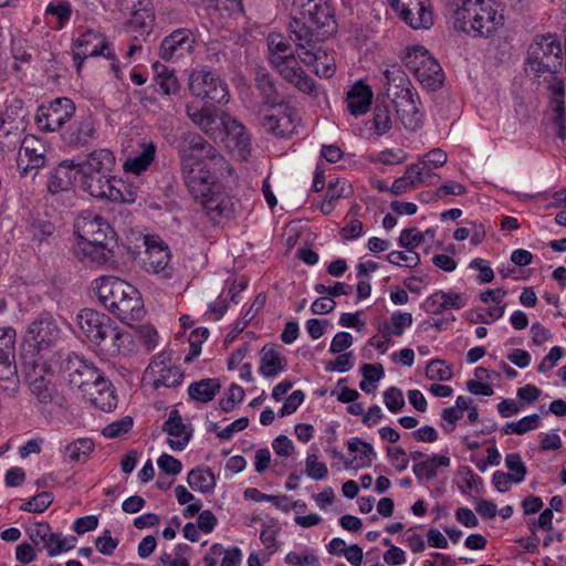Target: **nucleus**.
<instances>
[{
  "label": "nucleus",
  "mask_w": 566,
  "mask_h": 566,
  "mask_svg": "<svg viewBox=\"0 0 566 566\" xmlns=\"http://www.w3.org/2000/svg\"><path fill=\"white\" fill-rule=\"evenodd\" d=\"M526 65L535 74H548L547 91L549 93V108L553 123L557 127V136L562 139L566 136L565 115V85L556 73L563 66L562 45L556 34L547 33L536 35L527 50Z\"/></svg>",
  "instance_id": "nucleus-1"
},
{
  "label": "nucleus",
  "mask_w": 566,
  "mask_h": 566,
  "mask_svg": "<svg viewBox=\"0 0 566 566\" xmlns=\"http://www.w3.org/2000/svg\"><path fill=\"white\" fill-rule=\"evenodd\" d=\"M77 325L87 340L105 357H115L132 345L129 333L105 313L93 308H83L76 316Z\"/></svg>",
  "instance_id": "nucleus-2"
},
{
  "label": "nucleus",
  "mask_w": 566,
  "mask_h": 566,
  "mask_svg": "<svg viewBox=\"0 0 566 566\" xmlns=\"http://www.w3.org/2000/svg\"><path fill=\"white\" fill-rule=\"evenodd\" d=\"M99 303L123 322L139 321L145 315L139 291L130 283L113 275L93 282Z\"/></svg>",
  "instance_id": "nucleus-3"
},
{
  "label": "nucleus",
  "mask_w": 566,
  "mask_h": 566,
  "mask_svg": "<svg viewBox=\"0 0 566 566\" xmlns=\"http://www.w3.org/2000/svg\"><path fill=\"white\" fill-rule=\"evenodd\" d=\"M452 18L454 30L472 36H489L504 20L501 3L496 0H461Z\"/></svg>",
  "instance_id": "nucleus-4"
},
{
  "label": "nucleus",
  "mask_w": 566,
  "mask_h": 566,
  "mask_svg": "<svg viewBox=\"0 0 566 566\" xmlns=\"http://www.w3.org/2000/svg\"><path fill=\"white\" fill-rule=\"evenodd\" d=\"M386 95L396 107V113L407 129L420 127L418 108L419 96L406 72L398 64H392L382 72Z\"/></svg>",
  "instance_id": "nucleus-5"
},
{
  "label": "nucleus",
  "mask_w": 566,
  "mask_h": 566,
  "mask_svg": "<svg viewBox=\"0 0 566 566\" xmlns=\"http://www.w3.org/2000/svg\"><path fill=\"white\" fill-rule=\"evenodd\" d=\"M22 360L30 390L41 406V411L43 412L49 405L64 409L66 399L52 384L51 366L41 358L28 357V354H22Z\"/></svg>",
  "instance_id": "nucleus-6"
},
{
  "label": "nucleus",
  "mask_w": 566,
  "mask_h": 566,
  "mask_svg": "<svg viewBox=\"0 0 566 566\" xmlns=\"http://www.w3.org/2000/svg\"><path fill=\"white\" fill-rule=\"evenodd\" d=\"M61 370L69 385L81 390L83 395L94 396V387H101L103 390L111 385V380L105 377L104 373L75 353L69 354L63 359Z\"/></svg>",
  "instance_id": "nucleus-7"
},
{
  "label": "nucleus",
  "mask_w": 566,
  "mask_h": 566,
  "mask_svg": "<svg viewBox=\"0 0 566 566\" xmlns=\"http://www.w3.org/2000/svg\"><path fill=\"white\" fill-rule=\"evenodd\" d=\"M62 329L50 313H41L28 326L24 342L29 350L28 357L41 358V354L51 350L60 342Z\"/></svg>",
  "instance_id": "nucleus-8"
},
{
  "label": "nucleus",
  "mask_w": 566,
  "mask_h": 566,
  "mask_svg": "<svg viewBox=\"0 0 566 566\" xmlns=\"http://www.w3.org/2000/svg\"><path fill=\"white\" fill-rule=\"evenodd\" d=\"M402 61L426 88L437 91L442 86L444 80L442 67L426 48L421 45L408 48Z\"/></svg>",
  "instance_id": "nucleus-9"
},
{
  "label": "nucleus",
  "mask_w": 566,
  "mask_h": 566,
  "mask_svg": "<svg viewBox=\"0 0 566 566\" xmlns=\"http://www.w3.org/2000/svg\"><path fill=\"white\" fill-rule=\"evenodd\" d=\"M189 92L207 104H226L230 99L228 84L207 69L193 70L189 76Z\"/></svg>",
  "instance_id": "nucleus-10"
},
{
  "label": "nucleus",
  "mask_w": 566,
  "mask_h": 566,
  "mask_svg": "<svg viewBox=\"0 0 566 566\" xmlns=\"http://www.w3.org/2000/svg\"><path fill=\"white\" fill-rule=\"evenodd\" d=\"M74 233L78 242L102 243L115 241V231L107 220L92 210H83L74 220Z\"/></svg>",
  "instance_id": "nucleus-11"
},
{
  "label": "nucleus",
  "mask_w": 566,
  "mask_h": 566,
  "mask_svg": "<svg viewBox=\"0 0 566 566\" xmlns=\"http://www.w3.org/2000/svg\"><path fill=\"white\" fill-rule=\"evenodd\" d=\"M177 150L180 166L206 163V159L211 161L223 159L218 150L196 132L182 133L177 144Z\"/></svg>",
  "instance_id": "nucleus-12"
},
{
  "label": "nucleus",
  "mask_w": 566,
  "mask_h": 566,
  "mask_svg": "<svg viewBox=\"0 0 566 566\" xmlns=\"http://www.w3.org/2000/svg\"><path fill=\"white\" fill-rule=\"evenodd\" d=\"M75 113V104L67 97H57L41 105L35 115V124L41 132H57Z\"/></svg>",
  "instance_id": "nucleus-13"
},
{
  "label": "nucleus",
  "mask_w": 566,
  "mask_h": 566,
  "mask_svg": "<svg viewBox=\"0 0 566 566\" xmlns=\"http://www.w3.org/2000/svg\"><path fill=\"white\" fill-rule=\"evenodd\" d=\"M195 48L193 32L188 28H178L161 40L158 55L166 62H176L192 54Z\"/></svg>",
  "instance_id": "nucleus-14"
},
{
  "label": "nucleus",
  "mask_w": 566,
  "mask_h": 566,
  "mask_svg": "<svg viewBox=\"0 0 566 566\" xmlns=\"http://www.w3.org/2000/svg\"><path fill=\"white\" fill-rule=\"evenodd\" d=\"M391 7L415 30L429 29L433 24L430 0H395Z\"/></svg>",
  "instance_id": "nucleus-15"
},
{
  "label": "nucleus",
  "mask_w": 566,
  "mask_h": 566,
  "mask_svg": "<svg viewBox=\"0 0 566 566\" xmlns=\"http://www.w3.org/2000/svg\"><path fill=\"white\" fill-rule=\"evenodd\" d=\"M180 167L185 185L195 200L208 196L214 185L221 184L216 180L206 163Z\"/></svg>",
  "instance_id": "nucleus-16"
},
{
  "label": "nucleus",
  "mask_w": 566,
  "mask_h": 566,
  "mask_svg": "<svg viewBox=\"0 0 566 566\" xmlns=\"http://www.w3.org/2000/svg\"><path fill=\"white\" fill-rule=\"evenodd\" d=\"M186 114L205 134L212 138H222L223 117H226L227 114L219 112V109L211 104L202 107L188 104L186 106Z\"/></svg>",
  "instance_id": "nucleus-17"
},
{
  "label": "nucleus",
  "mask_w": 566,
  "mask_h": 566,
  "mask_svg": "<svg viewBox=\"0 0 566 566\" xmlns=\"http://www.w3.org/2000/svg\"><path fill=\"white\" fill-rule=\"evenodd\" d=\"M146 373L151 376L155 389H158L159 387H178L184 380L182 369L178 366L171 365L170 357L165 353L157 355L151 360Z\"/></svg>",
  "instance_id": "nucleus-18"
},
{
  "label": "nucleus",
  "mask_w": 566,
  "mask_h": 566,
  "mask_svg": "<svg viewBox=\"0 0 566 566\" xmlns=\"http://www.w3.org/2000/svg\"><path fill=\"white\" fill-rule=\"evenodd\" d=\"M198 201L201 202L206 214L213 223L233 217L234 203L222 184L214 185L208 196L200 198Z\"/></svg>",
  "instance_id": "nucleus-19"
},
{
  "label": "nucleus",
  "mask_w": 566,
  "mask_h": 566,
  "mask_svg": "<svg viewBox=\"0 0 566 566\" xmlns=\"http://www.w3.org/2000/svg\"><path fill=\"white\" fill-rule=\"evenodd\" d=\"M145 258L143 260L147 272L160 274L163 277L171 276L170 251L167 244L156 238L146 237Z\"/></svg>",
  "instance_id": "nucleus-20"
},
{
  "label": "nucleus",
  "mask_w": 566,
  "mask_h": 566,
  "mask_svg": "<svg viewBox=\"0 0 566 566\" xmlns=\"http://www.w3.org/2000/svg\"><path fill=\"white\" fill-rule=\"evenodd\" d=\"M254 85L262 98V104L259 108V114L262 113L264 107H279L289 109V104L284 102L283 97L279 92L276 80L273 77V75L270 74V72L266 69L258 67L255 70Z\"/></svg>",
  "instance_id": "nucleus-21"
},
{
  "label": "nucleus",
  "mask_w": 566,
  "mask_h": 566,
  "mask_svg": "<svg viewBox=\"0 0 566 566\" xmlns=\"http://www.w3.org/2000/svg\"><path fill=\"white\" fill-rule=\"evenodd\" d=\"M275 60L272 67L276 70L286 82L305 94H311L315 91V81L304 72L295 56L284 61Z\"/></svg>",
  "instance_id": "nucleus-22"
},
{
  "label": "nucleus",
  "mask_w": 566,
  "mask_h": 566,
  "mask_svg": "<svg viewBox=\"0 0 566 566\" xmlns=\"http://www.w3.org/2000/svg\"><path fill=\"white\" fill-rule=\"evenodd\" d=\"M290 38L295 42L298 49L305 50V54H312L316 42L325 40L327 36L319 35L316 28L307 21L306 18L294 15L289 25Z\"/></svg>",
  "instance_id": "nucleus-23"
},
{
  "label": "nucleus",
  "mask_w": 566,
  "mask_h": 566,
  "mask_svg": "<svg viewBox=\"0 0 566 566\" xmlns=\"http://www.w3.org/2000/svg\"><path fill=\"white\" fill-rule=\"evenodd\" d=\"M96 127L92 115L81 116L62 134V139L70 147H83L95 138Z\"/></svg>",
  "instance_id": "nucleus-24"
},
{
  "label": "nucleus",
  "mask_w": 566,
  "mask_h": 566,
  "mask_svg": "<svg viewBox=\"0 0 566 566\" xmlns=\"http://www.w3.org/2000/svg\"><path fill=\"white\" fill-rule=\"evenodd\" d=\"M314 7L304 18L316 28L319 35H333L337 30V22L328 0H316Z\"/></svg>",
  "instance_id": "nucleus-25"
},
{
  "label": "nucleus",
  "mask_w": 566,
  "mask_h": 566,
  "mask_svg": "<svg viewBox=\"0 0 566 566\" xmlns=\"http://www.w3.org/2000/svg\"><path fill=\"white\" fill-rule=\"evenodd\" d=\"M223 122L222 137L227 136L229 146L237 149L242 159H247L250 155L251 139L245 127L228 114L223 117Z\"/></svg>",
  "instance_id": "nucleus-26"
},
{
  "label": "nucleus",
  "mask_w": 566,
  "mask_h": 566,
  "mask_svg": "<svg viewBox=\"0 0 566 566\" xmlns=\"http://www.w3.org/2000/svg\"><path fill=\"white\" fill-rule=\"evenodd\" d=\"M15 336L12 327L4 328L0 335V379H9L17 375Z\"/></svg>",
  "instance_id": "nucleus-27"
},
{
  "label": "nucleus",
  "mask_w": 566,
  "mask_h": 566,
  "mask_svg": "<svg viewBox=\"0 0 566 566\" xmlns=\"http://www.w3.org/2000/svg\"><path fill=\"white\" fill-rule=\"evenodd\" d=\"M113 241H104L102 243L78 242L76 249L77 258L91 266H102L107 264L113 258Z\"/></svg>",
  "instance_id": "nucleus-28"
},
{
  "label": "nucleus",
  "mask_w": 566,
  "mask_h": 566,
  "mask_svg": "<svg viewBox=\"0 0 566 566\" xmlns=\"http://www.w3.org/2000/svg\"><path fill=\"white\" fill-rule=\"evenodd\" d=\"M76 175V160H63L50 172L48 179V190L51 193H59L70 190L73 186V180L75 179Z\"/></svg>",
  "instance_id": "nucleus-29"
},
{
  "label": "nucleus",
  "mask_w": 566,
  "mask_h": 566,
  "mask_svg": "<svg viewBox=\"0 0 566 566\" xmlns=\"http://www.w3.org/2000/svg\"><path fill=\"white\" fill-rule=\"evenodd\" d=\"M77 171L112 174L116 166L114 153L108 148L94 149L82 161H76Z\"/></svg>",
  "instance_id": "nucleus-30"
},
{
  "label": "nucleus",
  "mask_w": 566,
  "mask_h": 566,
  "mask_svg": "<svg viewBox=\"0 0 566 566\" xmlns=\"http://www.w3.org/2000/svg\"><path fill=\"white\" fill-rule=\"evenodd\" d=\"M163 431L177 438L176 440L168 439L169 447L175 451L184 450L191 439V432L186 431V426L177 409L169 412L168 419L163 424Z\"/></svg>",
  "instance_id": "nucleus-31"
},
{
  "label": "nucleus",
  "mask_w": 566,
  "mask_h": 566,
  "mask_svg": "<svg viewBox=\"0 0 566 566\" xmlns=\"http://www.w3.org/2000/svg\"><path fill=\"white\" fill-rule=\"evenodd\" d=\"M347 108L354 116L365 115L371 105L373 91L363 81L356 82L347 93Z\"/></svg>",
  "instance_id": "nucleus-32"
},
{
  "label": "nucleus",
  "mask_w": 566,
  "mask_h": 566,
  "mask_svg": "<svg viewBox=\"0 0 566 566\" xmlns=\"http://www.w3.org/2000/svg\"><path fill=\"white\" fill-rule=\"evenodd\" d=\"M144 2V0L138 1L139 8L134 7L132 15L125 24L128 32L137 34L135 35V39H138V35L144 36L145 34H149L155 21L153 11L147 8L149 2Z\"/></svg>",
  "instance_id": "nucleus-33"
},
{
  "label": "nucleus",
  "mask_w": 566,
  "mask_h": 566,
  "mask_svg": "<svg viewBox=\"0 0 566 566\" xmlns=\"http://www.w3.org/2000/svg\"><path fill=\"white\" fill-rule=\"evenodd\" d=\"M259 371L266 378H273L285 370L286 360L281 356L275 344H265L261 349Z\"/></svg>",
  "instance_id": "nucleus-34"
},
{
  "label": "nucleus",
  "mask_w": 566,
  "mask_h": 566,
  "mask_svg": "<svg viewBox=\"0 0 566 566\" xmlns=\"http://www.w3.org/2000/svg\"><path fill=\"white\" fill-rule=\"evenodd\" d=\"M76 51L85 52L88 56H101L109 50V44L105 36L96 31L86 30L73 43Z\"/></svg>",
  "instance_id": "nucleus-35"
},
{
  "label": "nucleus",
  "mask_w": 566,
  "mask_h": 566,
  "mask_svg": "<svg viewBox=\"0 0 566 566\" xmlns=\"http://www.w3.org/2000/svg\"><path fill=\"white\" fill-rule=\"evenodd\" d=\"M282 112L280 113L281 116H275V115H263L262 118H261V125L262 127L277 136V137H287L291 133L292 129H290L292 127V108L289 106V109H285V108H281Z\"/></svg>",
  "instance_id": "nucleus-36"
},
{
  "label": "nucleus",
  "mask_w": 566,
  "mask_h": 566,
  "mask_svg": "<svg viewBox=\"0 0 566 566\" xmlns=\"http://www.w3.org/2000/svg\"><path fill=\"white\" fill-rule=\"evenodd\" d=\"M153 67L155 71L154 85L156 91H160L165 95L177 94L180 90V84L175 70H170L158 62Z\"/></svg>",
  "instance_id": "nucleus-37"
},
{
  "label": "nucleus",
  "mask_w": 566,
  "mask_h": 566,
  "mask_svg": "<svg viewBox=\"0 0 566 566\" xmlns=\"http://www.w3.org/2000/svg\"><path fill=\"white\" fill-rule=\"evenodd\" d=\"M450 458L447 455L433 454L424 461L413 464L412 472L417 480L422 483L430 481L437 476V470L440 467H449Z\"/></svg>",
  "instance_id": "nucleus-38"
},
{
  "label": "nucleus",
  "mask_w": 566,
  "mask_h": 566,
  "mask_svg": "<svg viewBox=\"0 0 566 566\" xmlns=\"http://www.w3.org/2000/svg\"><path fill=\"white\" fill-rule=\"evenodd\" d=\"M142 151L133 158H128L124 164V170L136 175L145 171L155 159L157 147L153 142L142 143Z\"/></svg>",
  "instance_id": "nucleus-39"
},
{
  "label": "nucleus",
  "mask_w": 566,
  "mask_h": 566,
  "mask_svg": "<svg viewBox=\"0 0 566 566\" xmlns=\"http://www.w3.org/2000/svg\"><path fill=\"white\" fill-rule=\"evenodd\" d=\"M95 449V443L90 438H80L69 443L63 452V461L86 462Z\"/></svg>",
  "instance_id": "nucleus-40"
},
{
  "label": "nucleus",
  "mask_w": 566,
  "mask_h": 566,
  "mask_svg": "<svg viewBox=\"0 0 566 566\" xmlns=\"http://www.w3.org/2000/svg\"><path fill=\"white\" fill-rule=\"evenodd\" d=\"M221 385L218 379L206 378L191 382L188 387V395L192 400L207 403L220 391Z\"/></svg>",
  "instance_id": "nucleus-41"
},
{
  "label": "nucleus",
  "mask_w": 566,
  "mask_h": 566,
  "mask_svg": "<svg viewBox=\"0 0 566 566\" xmlns=\"http://www.w3.org/2000/svg\"><path fill=\"white\" fill-rule=\"evenodd\" d=\"M266 43L271 65L274 64L275 59L284 61L295 56L290 42L281 33H270L266 38Z\"/></svg>",
  "instance_id": "nucleus-42"
},
{
  "label": "nucleus",
  "mask_w": 566,
  "mask_h": 566,
  "mask_svg": "<svg viewBox=\"0 0 566 566\" xmlns=\"http://www.w3.org/2000/svg\"><path fill=\"white\" fill-rule=\"evenodd\" d=\"M189 486L202 493H210L216 488V478L211 469H192L187 476Z\"/></svg>",
  "instance_id": "nucleus-43"
},
{
  "label": "nucleus",
  "mask_w": 566,
  "mask_h": 566,
  "mask_svg": "<svg viewBox=\"0 0 566 566\" xmlns=\"http://www.w3.org/2000/svg\"><path fill=\"white\" fill-rule=\"evenodd\" d=\"M27 139H23L21 148L23 149L24 157L27 158V165H23L22 153H19L17 165L22 177L27 176L30 170L39 169L45 163V157L41 153H36L35 149L25 146Z\"/></svg>",
  "instance_id": "nucleus-44"
},
{
  "label": "nucleus",
  "mask_w": 566,
  "mask_h": 566,
  "mask_svg": "<svg viewBox=\"0 0 566 566\" xmlns=\"http://www.w3.org/2000/svg\"><path fill=\"white\" fill-rule=\"evenodd\" d=\"M27 111L24 104L20 98H13L10 104L7 105L4 112L0 116V123L8 124L11 126L25 127L24 118Z\"/></svg>",
  "instance_id": "nucleus-45"
},
{
  "label": "nucleus",
  "mask_w": 566,
  "mask_h": 566,
  "mask_svg": "<svg viewBox=\"0 0 566 566\" xmlns=\"http://www.w3.org/2000/svg\"><path fill=\"white\" fill-rule=\"evenodd\" d=\"M114 188L109 191L108 200L113 202L133 203L137 199V187L127 184L123 179L113 181Z\"/></svg>",
  "instance_id": "nucleus-46"
},
{
  "label": "nucleus",
  "mask_w": 566,
  "mask_h": 566,
  "mask_svg": "<svg viewBox=\"0 0 566 566\" xmlns=\"http://www.w3.org/2000/svg\"><path fill=\"white\" fill-rule=\"evenodd\" d=\"M24 127L11 126L0 123V148L2 150H14L21 143Z\"/></svg>",
  "instance_id": "nucleus-47"
},
{
  "label": "nucleus",
  "mask_w": 566,
  "mask_h": 566,
  "mask_svg": "<svg viewBox=\"0 0 566 566\" xmlns=\"http://www.w3.org/2000/svg\"><path fill=\"white\" fill-rule=\"evenodd\" d=\"M115 179L116 178L112 174H105V178H91L90 182H86V187H84L83 190L94 198L108 200L109 191L114 188L113 181H115Z\"/></svg>",
  "instance_id": "nucleus-48"
},
{
  "label": "nucleus",
  "mask_w": 566,
  "mask_h": 566,
  "mask_svg": "<svg viewBox=\"0 0 566 566\" xmlns=\"http://www.w3.org/2000/svg\"><path fill=\"white\" fill-rule=\"evenodd\" d=\"M101 387H94V396H90V400L103 411H112L117 406V397L112 386H107L101 390Z\"/></svg>",
  "instance_id": "nucleus-49"
},
{
  "label": "nucleus",
  "mask_w": 566,
  "mask_h": 566,
  "mask_svg": "<svg viewBox=\"0 0 566 566\" xmlns=\"http://www.w3.org/2000/svg\"><path fill=\"white\" fill-rule=\"evenodd\" d=\"M306 474L313 480H323L328 474L327 465L324 462H318V448L311 446L306 461Z\"/></svg>",
  "instance_id": "nucleus-50"
},
{
  "label": "nucleus",
  "mask_w": 566,
  "mask_h": 566,
  "mask_svg": "<svg viewBox=\"0 0 566 566\" xmlns=\"http://www.w3.org/2000/svg\"><path fill=\"white\" fill-rule=\"evenodd\" d=\"M209 329L207 327H198L190 333L189 353L185 356L186 364L191 363L201 353V345L208 338Z\"/></svg>",
  "instance_id": "nucleus-51"
},
{
  "label": "nucleus",
  "mask_w": 566,
  "mask_h": 566,
  "mask_svg": "<svg viewBox=\"0 0 566 566\" xmlns=\"http://www.w3.org/2000/svg\"><path fill=\"white\" fill-rule=\"evenodd\" d=\"M412 324V315L408 312L394 313L390 317V323L384 325V332L386 335L401 336L405 328L410 327Z\"/></svg>",
  "instance_id": "nucleus-52"
},
{
  "label": "nucleus",
  "mask_w": 566,
  "mask_h": 566,
  "mask_svg": "<svg viewBox=\"0 0 566 566\" xmlns=\"http://www.w3.org/2000/svg\"><path fill=\"white\" fill-rule=\"evenodd\" d=\"M373 124L378 135H384L391 128V118L388 104L377 103L374 109Z\"/></svg>",
  "instance_id": "nucleus-53"
},
{
  "label": "nucleus",
  "mask_w": 566,
  "mask_h": 566,
  "mask_svg": "<svg viewBox=\"0 0 566 566\" xmlns=\"http://www.w3.org/2000/svg\"><path fill=\"white\" fill-rule=\"evenodd\" d=\"M52 502L53 494L51 492L43 491L24 502L20 506V511L42 513L52 504Z\"/></svg>",
  "instance_id": "nucleus-54"
},
{
  "label": "nucleus",
  "mask_w": 566,
  "mask_h": 566,
  "mask_svg": "<svg viewBox=\"0 0 566 566\" xmlns=\"http://www.w3.org/2000/svg\"><path fill=\"white\" fill-rule=\"evenodd\" d=\"M458 488L463 494H470V491L478 485H483L482 479L476 475L469 467H460L458 470Z\"/></svg>",
  "instance_id": "nucleus-55"
},
{
  "label": "nucleus",
  "mask_w": 566,
  "mask_h": 566,
  "mask_svg": "<svg viewBox=\"0 0 566 566\" xmlns=\"http://www.w3.org/2000/svg\"><path fill=\"white\" fill-rule=\"evenodd\" d=\"M211 554L216 556H220L223 554V558L221 560V566H240L242 559V552L239 547H232L230 549H224L221 544H213L211 546Z\"/></svg>",
  "instance_id": "nucleus-56"
},
{
  "label": "nucleus",
  "mask_w": 566,
  "mask_h": 566,
  "mask_svg": "<svg viewBox=\"0 0 566 566\" xmlns=\"http://www.w3.org/2000/svg\"><path fill=\"white\" fill-rule=\"evenodd\" d=\"M505 465L509 469L514 483H521L524 481L527 470L518 453L506 454Z\"/></svg>",
  "instance_id": "nucleus-57"
},
{
  "label": "nucleus",
  "mask_w": 566,
  "mask_h": 566,
  "mask_svg": "<svg viewBox=\"0 0 566 566\" xmlns=\"http://www.w3.org/2000/svg\"><path fill=\"white\" fill-rule=\"evenodd\" d=\"M426 376L430 380L444 381L451 379L452 370L443 360L434 359L427 365Z\"/></svg>",
  "instance_id": "nucleus-58"
},
{
  "label": "nucleus",
  "mask_w": 566,
  "mask_h": 566,
  "mask_svg": "<svg viewBox=\"0 0 566 566\" xmlns=\"http://www.w3.org/2000/svg\"><path fill=\"white\" fill-rule=\"evenodd\" d=\"M424 239V233L418 231L416 228L403 229L399 235L398 243L408 252H412Z\"/></svg>",
  "instance_id": "nucleus-59"
},
{
  "label": "nucleus",
  "mask_w": 566,
  "mask_h": 566,
  "mask_svg": "<svg viewBox=\"0 0 566 566\" xmlns=\"http://www.w3.org/2000/svg\"><path fill=\"white\" fill-rule=\"evenodd\" d=\"M134 421L133 418L129 416H126L117 421H114L109 424H107L102 433L104 437L114 439L117 438L124 433H127L133 428Z\"/></svg>",
  "instance_id": "nucleus-60"
},
{
  "label": "nucleus",
  "mask_w": 566,
  "mask_h": 566,
  "mask_svg": "<svg viewBox=\"0 0 566 566\" xmlns=\"http://www.w3.org/2000/svg\"><path fill=\"white\" fill-rule=\"evenodd\" d=\"M384 402L392 413L399 412L405 407V398L401 389L397 387H389L384 392Z\"/></svg>",
  "instance_id": "nucleus-61"
},
{
  "label": "nucleus",
  "mask_w": 566,
  "mask_h": 566,
  "mask_svg": "<svg viewBox=\"0 0 566 566\" xmlns=\"http://www.w3.org/2000/svg\"><path fill=\"white\" fill-rule=\"evenodd\" d=\"M284 562L293 566H319L318 557L312 552H305L298 554L296 552H290Z\"/></svg>",
  "instance_id": "nucleus-62"
},
{
  "label": "nucleus",
  "mask_w": 566,
  "mask_h": 566,
  "mask_svg": "<svg viewBox=\"0 0 566 566\" xmlns=\"http://www.w3.org/2000/svg\"><path fill=\"white\" fill-rule=\"evenodd\" d=\"M244 398V390L241 386L232 384L229 388V395L227 398L219 400L220 409L223 412L231 411L235 403L241 402Z\"/></svg>",
  "instance_id": "nucleus-63"
},
{
  "label": "nucleus",
  "mask_w": 566,
  "mask_h": 566,
  "mask_svg": "<svg viewBox=\"0 0 566 566\" xmlns=\"http://www.w3.org/2000/svg\"><path fill=\"white\" fill-rule=\"evenodd\" d=\"M118 543L117 538L112 537L111 531L105 530L103 535L95 539V547L101 554L111 556L117 548Z\"/></svg>",
  "instance_id": "nucleus-64"
}]
</instances>
